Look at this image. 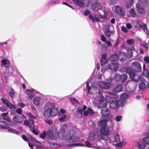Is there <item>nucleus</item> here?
Here are the masks:
<instances>
[{
    "instance_id": "nucleus-1",
    "label": "nucleus",
    "mask_w": 149,
    "mask_h": 149,
    "mask_svg": "<svg viewBox=\"0 0 149 149\" xmlns=\"http://www.w3.org/2000/svg\"><path fill=\"white\" fill-rule=\"evenodd\" d=\"M43 110V116L45 118L55 116L58 112V109L55 107L54 104L50 102H48L45 104Z\"/></svg>"
},
{
    "instance_id": "nucleus-2",
    "label": "nucleus",
    "mask_w": 149,
    "mask_h": 149,
    "mask_svg": "<svg viewBox=\"0 0 149 149\" xmlns=\"http://www.w3.org/2000/svg\"><path fill=\"white\" fill-rule=\"evenodd\" d=\"M109 99L110 102V108L116 110L118 109L120 106L122 107L124 106L126 103L125 100H117L116 98L115 97H109Z\"/></svg>"
},
{
    "instance_id": "nucleus-3",
    "label": "nucleus",
    "mask_w": 149,
    "mask_h": 149,
    "mask_svg": "<svg viewBox=\"0 0 149 149\" xmlns=\"http://www.w3.org/2000/svg\"><path fill=\"white\" fill-rule=\"evenodd\" d=\"M100 138L101 139L108 141L109 140V138L107 135L109 133V130L108 127L100 128Z\"/></svg>"
},
{
    "instance_id": "nucleus-4",
    "label": "nucleus",
    "mask_w": 149,
    "mask_h": 149,
    "mask_svg": "<svg viewBox=\"0 0 149 149\" xmlns=\"http://www.w3.org/2000/svg\"><path fill=\"white\" fill-rule=\"evenodd\" d=\"M140 76L138 77L137 79L132 80V81H128L126 83V86L128 87L130 89L129 91L130 92L133 91L136 88L137 84L136 82H138L140 80Z\"/></svg>"
},
{
    "instance_id": "nucleus-5",
    "label": "nucleus",
    "mask_w": 149,
    "mask_h": 149,
    "mask_svg": "<svg viewBox=\"0 0 149 149\" xmlns=\"http://www.w3.org/2000/svg\"><path fill=\"white\" fill-rule=\"evenodd\" d=\"M75 134L74 131L73 130H71L67 134L65 138L66 140L68 141L69 143H72L78 141L79 138L77 136H75L73 139V137Z\"/></svg>"
},
{
    "instance_id": "nucleus-6",
    "label": "nucleus",
    "mask_w": 149,
    "mask_h": 149,
    "mask_svg": "<svg viewBox=\"0 0 149 149\" xmlns=\"http://www.w3.org/2000/svg\"><path fill=\"white\" fill-rule=\"evenodd\" d=\"M113 78L116 82L123 83L127 81V77L126 74L120 75L117 73L114 75Z\"/></svg>"
},
{
    "instance_id": "nucleus-7",
    "label": "nucleus",
    "mask_w": 149,
    "mask_h": 149,
    "mask_svg": "<svg viewBox=\"0 0 149 149\" xmlns=\"http://www.w3.org/2000/svg\"><path fill=\"white\" fill-rule=\"evenodd\" d=\"M101 112L102 116L105 118L109 119L112 117V116L111 114L110 111L107 107L102 108Z\"/></svg>"
},
{
    "instance_id": "nucleus-8",
    "label": "nucleus",
    "mask_w": 149,
    "mask_h": 149,
    "mask_svg": "<svg viewBox=\"0 0 149 149\" xmlns=\"http://www.w3.org/2000/svg\"><path fill=\"white\" fill-rule=\"evenodd\" d=\"M115 11L121 18H124L125 13L124 9L121 6H117L115 7Z\"/></svg>"
},
{
    "instance_id": "nucleus-9",
    "label": "nucleus",
    "mask_w": 149,
    "mask_h": 149,
    "mask_svg": "<svg viewBox=\"0 0 149 149\" xmlns=\"http://www.w3.org/2000/svg\"><path fill=\"white\" fill-rule=\"evenodd\" d=\"M93 1L94 2L92 3L91 5V9L93 10L101 9L102 8V6L100 3L98 2L97 0H93Z\"/></svg>"
},
{
    "instance_id": "nucleus-10",
    "label": "nucleus",
    "mask_w": 149,
    "mask_h": 149,
    "mask_svg": "<svg viewBox=\"0 0 149 149\" xmlns=\"http://www.w3.org/2000/svg\"><path fill=\"white\" fill-rule=\"evenodd\" d=\"M132 67L136 72H140L141 71V65L138 62L135 61L132 64Z\"/></svg>"
},
{
    "instance_id": "nucleus-11",
    "label": "nucleus",
    "mask_w": 149,
    "mask_h": 149,
    "mask_svg": "<svg viewBox=\"0 0 149 149\" xmlns=\"http://www.w3.org/2000/svg\"><path fill=\"white\" fill-rule=\"evenodd\" d=\"M26 117L23 115L22 116L19 115H16L13 117L14 121L16 123H22L24 120V119H26Z\"/></svg>"
},
{
    "instance_id": "nucleus-12",
    "label": "nucleus",
    "mask_w": 149,
    "mask_h": 149,
    "mask_svg": "<svg viewBox=\"0 0 149 149\" xmlns=\"http://www.w3.org/2000/svg\"><path fill=\"white\" fill-rule=\"evenodd\" d=\"M100 87L102 88L109 89L112 86L111 82H100L99 84Z\"/></svg>"
},
{
    "instance_id": "nucleus-13",
    "label": "nucleus",
    "mask_w": 149,
    "mask_h": 149,
    "mask_svg": "<svg viewBox=\"0 0 149 149\" xmlns=\"http://www.w3.org/2000/svg\"><path fill=\"white\" fill-rule=\"evenodd\" d=\"M1 101L3 103L6 104L9 108L11 109H16V107L13 104H11L8 100L3 98H1Z\"/></svg>"
},
{
    "instance_id": "nucleus-14",
    "label": "nucleus",
    "mask_w": 149,
    "mask_h": 149,
    "mask_svg": "<svg viewBox=\"0 0 149 149\" xmlns=\"http://www.w3.org/2000/svg\"><path fill=\"white\" fill-rule=\"evenodd\" d=\"M23 124L25 126H28L31 128H33L35 127L34 121L33 120L31 119H29L28 120H25Z\"/></svg>"
},
{
    "instance_id": "nucleus-15",
    "label": "nucleus",
    "mask_w": 149,
    "mask_h": 149,
    "mask_svg": "<svg viewBox=\"0 0 149 149\" xmlns=\"http://www.w3.org/2000/svg\"><path fill=\"white\" fill-rule=\"evenodd\" d=\"M136 7L137 8V11L141 15H143L145 13V9L141 7V5L139 3H138L136 4Z\"/></svg>"
},
{
    "instance_id": "nucleus-16",
    "label": "nucleus",
    "mask_w": 149,
    "mask_h": 149,
    "mask_svg": "<svg viewBox=\"0 0 149 149\" xmlns=\"http://www.w3.org/2000/svg\"><path fill=\"white\" fill-rule=\"evenodd\" d=\"M123 88V86L121 84H118L113 88L112 91L113 93H116L122 91Z\"/></svg>"
},
{
    "instance_id": "nucleus-17",
    "label": "nucleus",
    "mask_w": 149,
    "mask_h": 149,
    "mask_svg": "<svg viewBox=\"0 0 149 149\" xmlns=\"http://www.w3.org/2000/svg\"><path fill=\"white\" fill-rule=\"evenodd\" d=\"M109 68L111 71L116 72L118 68V65L116 63H111L108 65Z\"/></svg>"
},
{
    "instance_id": "nucleus-18",
    "label": "nucleus",
    "mask_w": 149,
    "mask_h": 149,
    "mask_svg": "<svg viewBox=\"0 0 149 149\" xmlns=\"http://www.w3.org/2000/svg\"><path fill=\"white\" fill-rule=\"evenodd\" d=\"M120 141V139L119 134L118 133H115L114 134V142L117 143V145L119 146H121L122 145Z\"/></svg>"
},
{
    "instance_id": "nucleus-19",
    "label": "nucleus",
    "mask_w": 149,
    "mask_h": 149,
    "mask_svg": "<svg viewBox=\"0 0 149 149\" xmlns=\"http://www.w3.org/2000/svg\"><path fill=\"white\" fill-rule=\"evenodd\" d=\"M107 55L106 54H103L101 56L102 58L100 61V63L101 65L106 64L108 61L107 58Z\"/></svg>"
},
{
    "instance_id": "nucleus-20",
    "label": "nucleus",
    "mask_w": 149,
    "mask_h": 149,
    "mask_svg": "<svg viewBox=\"0 0 149 149\" xmlns=\"http://www.w3.org/2000/svg\"><path fill=\"white\" fill-rule=\"evenodd\" d=\"M107 120L106 119L101 120L99 122V125L100 127V128L107 127Z\"/></svg>"
},
{
    "instance_id": "nucleus-21",
    "label": "nucleus",
    "mask_w": 149,
    "mask_h": 149,
    "mask_svg": "<svg viewBox=\"0 0 149 149\" xmlns=\"http://www.w3.org/2000/svg\"><path fill=\"white\" fill-rule=\"evenodd\" d=\"M130 97V95L127 93H122L120 95V98L122 100H124L126 99H127Z\"/></svg>"
},
{
    "instance_id": "nucleus-22",
    "label": "nucleus",
    "mask_w": 149,
    "mask_h": 149,
    "mask_svg": "<svg viewBox=\"0 0 149 149\" xmlns=\"http://www.w3.org/2000/svg\"><path fill=\"white\" fill-rule=\"evenodd\" d=\"M130 16L133 17H135L136 16V13L134 8L131 9L129 11Z\"/></svg>"
},
{
    "instance_id": "nucleus-23",
    "label": "nucleus",
    "mask_w": 149,
    "mask_h": 149,
    "mask_svg": "<svg viewBox=\"0 0 149 149\" xmlns=\"http://www.w3.org/2000/svg\"><path fill=\"white\" fill-rule=\"evenodd\" d=\"M76 117L77 118H81L82 116V111L81 109L80 108H79L77 109L76 113Z\"/></svg>"
},
{
    "instance_id": "nucleus-24",
    "label": "nucleus",
    "mask_w": 149,
    "mask_h": 149,
    "mask_svg": "<svg viewBox=\"0 0 149 149\" xmlns=\"http://www.w3.org/2000/svg\"><path fill=\"white\" fill-rule=\"evenodd\" d=\"M40 100V97H36L34 98L33 102L35 106H38L39 105Z\"/></svg>"
},
{
    "instance_id": "nucleus-25",
    "label": "nucleus",
    "mask_w": 149,
    "mask_h": 149,
    "mask_svg": "<svg viewBox=\"0 0 149 149\" xmlns=\"http://www.w3.org/2000/svg\"><path fill=\"white\" fill-rule=\"evenodd\" d=\"M95 138V133L94 131H91L89 135L88 139L91 141H93Z\"/></svg>"
},
{
    "instance_id": "nucleus-26",
    "label": "nucleus",
    "mask_w": 149,
    "mask_h": 149,
    "mask_svg": "<svg viewBox=\"0 0 149 149\" xmlns=\"http://www.w3.org/2000/svg\"><path fill=\"white\" fill-rule=\"evenodd\" d=\"M1 63L5 65V67L7 68L10 65V61L6 60L3 59L1 61Z\"/></svg>"
},
{
    "instance_id": "nucleus-27",
    "label": "nucleus",
    "mask_w": 149,
    "mask_h": 149,
    "mask_svg": "<svg viewBox=\"0 0 149 149\" xmlns=\"http://www.w3.org/2000/svg\"><path fill=\"white\" fill-rule=\"evenodd\" d=\"M118 59L120 61H122L125 58V54L124 53L121 52L118 54Z\"/></svg>"
},
{
    "instance_id": "nucleus-28",
    "label": "nucleus",
    "mask_w": 149,
    "mask_h": 149,
    "mask_svg": "<svg viewBox=\"0 0 149 149\" xmlns=\"http://www.w3.org/2000/svg\"><path fill=\"white\" fill-rule=\"evenodd\" d=\"M110 60L112 61H114L117 60L118 59V54H114L110 57Z\"/></svg>"
},
{
    "instance_id": "nucleus-29",
    "label": "nucleus",
    "mask_w": 149,
    "mask_h": 149,
    "mask_svg": "<svg viewBox=\"0 0 149 149\" xmlns=\"http://www.w3.org/2000/svg\"><path fill=\"white\" fill-rule=\"evenodd\" d=\"M128 72H127V73L129 74L132 80H135L134 79V77L135 76V73L132 71L131 68L130 71Z\"/></svg>"
},
{
    "instance_id": "nucleus-30",
    "label": "nucleus",
    "mask_w": 149,
    "mask_h": 149,
    "mask_svg": "<svg viewBox=\"0 0 149 149\" xmlns=\"http://www.w3.org/2000/svg\"><path fill=\"white\" fill-rule=\"evenodd\" d=\"M138 147L140 149H144L146 148L145 143L143 142H139L138 143Z\"/></svg>"
},
{
    "instance_id": "nucleus-31",
    "label": "nucleus",
    "mask_w": 149,
    "mask_h": 149,
    "mask_svg": "<svg viewBox=\"0 0 149 149\" xmlns=\"http://www.w3.org/2000/svg\"><path fill=\"white\" fill-rule=\"evenodd\" d=\"M53 133L51 130H49L46 132V135L47 138L48 139H50L52 138L53 136Z\"/></svg>"
},
{
    "instance_id": "nucleus-32",
    "label": "nucleus",
    "mask_w": 149,
    "mask_h": 149,
    "mask_svg": "<svg viewBox=\"0 0 149 149\" xmlns=\"http://www.w3.org/2000/svg\"><path fill=\"white\" fill-rule=\"evenodd\" d=\"M131 70L130 68H126L125 67H123L120 69V71L122 72H126L127 73V72H129Z\"/></svg>"
},
{
    "instance_id": "nucleus-33",
    "label": "nucleus",
    "mask_w": 149,
    "mask_h": 149,
    "mask_svg": "<svg viewBox=\"0 0 149 149\" xmlns=\"http://www.w3.org/2000/svg\"><path fill=\"white\" fill-rule=\"evenodd\" d=\"M68 125H67L63 124L62 125L60 130V133H64Z\"/></svg>"
},
{
    "instance_id": "nucleus-34",
    "label": "nucleus",
    "mask_w": 149,
    "mask_h": 149,
    "mask_svg": "<svg viewBox=\"0 0 149 149\" xmlns=\"http://www.w3.org/2000/svg\"><path fill=\"white\" fill-rule=\"evenodd\" d=\"M139 88L141 90H144L146 87V85L144 83L141 82L139 85Z\"/></svg>"
},
{
    "instance_id": "nucleus-35",
    "label": "nucleus",
    "mask_w": 149,
    "mask_h": 149,
    "mask_svg": "<svg viewBox=\"0 0 149 149\" xmlns=\"http://www.w3.org/2000/svg\"><path fill=\"white\" fill-rule=\"evenodd\" d=\"M51 130V131L54 134H56L57 132L58 129L56 126L54 125H53L51 128L49 129Z\"/></svg>"
},
{
    "instance_id": "nucleus-36",
    "label": "nucleus",
    "mask_w": 149,
    "mask_h": 149,
    "mask_svg": "<svg viewBox=\"0 0 149 149\" xmlns=\"http://www.w3.org/2000/svg\"><path fill=\"white\" fill-rule=\"evenodd\" d=\"M75 3L79 5L81 7L84 6V4L80 0H72Z\"/></svg>"
},
{
    "instance_id": "nucleus-37",
    "label": "nucleus",
    "mask_w": 149,
    "mask_h": 149,
    "mask_svg": "<svg viewBox=\"0 0 149 149\" xmlns=\"http://www.w3.org/2000/svg\"><path fill=\"white\" fill-rule=\"evenodd\" d=\"M104 33L106 36L108 37H110L111 36V34H113V33L112 31H109V29H106Z\"/></svg>"
},
{
    "instance_id": "nucleus-38",
    "label": "nucleus",
    "mask_w": 149,
    "mask_h": 149,
    "mask_svg": "<svg viewBox=\"0 0 149 149\" xmlns=\"http://www.w3.org/2000/svg\"><path fill=\"white\" fill-rule=\"evenodd\" d=\"M60 117L59 118V120L61 122H64L66 120V116L65 115H64L62 116H60Z\"/></svg>"
},
{
    "instance_id": "nucleus-39",
    "label": "nucleus",
    "mask_w": 149,
    "mask_h": 149,
    "mask_svg": "<svg viewBox=\"0 0 149 149\" xmlns=\"http://www.w3.org/2000/svg\"><path fill=\"white\" fill-rule=\"evenodd\" d=\"M138 3H139L141 5L143 6H147L148 4L146 0H139Z\"/></svg>"
},
{
    "instance_id": "nucleus-40",
    "label": "nucleus",
    "mask_w": 149,
    "mask_h": 149,
    "mask_svg": "<svg viewBox=\"0 0 149 149\" xmlns=\"http://www.w3.org/2000/svg\"><path fill=\"white\" fill-rule=\"evenodd\" d=\"M9 132L16 134H19V132L15 130H14L12 129H9L8 130Z\"/></svg>"
},
{
    "instance_id": "nucleus-41",
    "label": "nucleus",
    "mask_w": 149,
    "mask_h": 149,
    "mask_svg": "<svg viewBox=\"0 0 149 149\" xmlns=\"http://www.w3.org/2000/svg\"><path fill=\"white\" fill-rule=\"evenodd\" d=\"M84 144L82 143H73L72 144H68V146L69 147L74 146H83Z\"/></svg>"
},
{
    "instance_id": "nucleus-42",
    "label": "nucleus",
    "mask_w": 149,
    "mask_h": 149,
    "mask_svg": "<svg viewBox=\"0 0 149 149\" xmlns=\"http://www.w3.org/2000/svg\"><path fill=\"white\" fill-rule=\"evenodd\" d=\"M86 89H87L88 90V94H90L92 93V92L90 91L91 90V88L90 86H89V83L88 82L86 83Z\"/></svg>"
},
{
    "instance_id": "nucleus-43",
    "label": "nucleus",
    "mask_w": 149,
    "mask_h": 149,
    "mask_svg": "<svg viewBox=\"0 0 149 149\" xmlns=\"http://www.w3.org/2000/svg\"><path fill=\"white\" fill-rule=\"evenodd\" d=\"M136 22V23L137 26H139L140 29H141L142 28V22L141 21H137Z\"/></svg>"
},
{
    "instance_id": "nucleus-44",
    "label": "nucleus",
    "mask_w": 149,
    "mask_h": 149,
    "mask_svg": "<svg viewBox=\"0 0 149 149\" xmlns=\"http://www.w3.org/2000/svg\"><path fill=\"white\" fill-rule=\"evenodd\" d=\"M66 112V110L63 109H61L59 112V116H62V115H65L64 113H65Z\"/></svg>"
},
{
    "instance_id": "nucleus-45",
    "label": "nucleus",
    "mask_w": 149,
    "mask_h": 149,
    "mask_svg": "<svg viewBox=\"0 0 149 149\" xmlns=\"http://www.w3.org/2000/svg\"><path fill=\"white\" fill-rule=\"evenodd\" d=\"M26 94L29 95L33 94L34 92V91L33 90H29L27 89L26 90Z\"/></svg>"
},
{
    "instance_id": "nucleus-46",
    "label": "nucleus",
    "mask_w": 149,
    "mask_h": 149,
    "mask_svg": "<svg viewBox=\"0 0 149 149\" xmlns=\"http://www.w3.org/2000/svg\"><path fill=\"white\" fill-rule=\"evenodd\" d=\"M15 93V91L12 88H11L10 92V95L11 98L13 97Z\"/></svg>"
},
{
    "instance_id": "nucleus-47",
    "label": "nucleus",
    "mask_w": 149,
    "mask_h": 149,
    "mask_svg": "<svg viewBox=\"0 0 149 149\" xmlns=\"http://www.w3.org/2000/svg\"><path fill=\"white\" fill-rule=\"evenodd\" d=\"M45 122L49 125H51L53 124V120H52L46 119L45 120Z\"/></svg>"
},
{
    "instance_id": "nucleus-48",
    "label": "nucleus",
    "mask_w": 149,
    "mask_h": 149,
    "mask_svg": "<svg viewBox=\"0 0 149 149\" xmlns=\"http://www.w3.org/2000/svg\"><path fill=\"white\" fill-rule=\"evenodd\" d=\"M46 135V132L45 131H43V133L40 135V137L42 139L45 138Z\"/></svg>"
},
{
    "instance_id": "nucleus-49",
    "label": "nucleus",
    "mask_w": 149,
    "mask_h": 149,
    "mask_svg": "<svg viewBox=\"0 0 149 149\" xmlns=\"http://www.w3.org/2000/svg\"><path fill=\"white\" fill-rule=\"evenodd\" d=\"M33 128H31L30 130L32 131V132L34 134L36 135H38L39 133V132L38 131H37L36 130H35Z\"/></svg>"
},
{
    "instance_id": "nucleus-50",
    "label": "nucleus",
    "mask_w": 149,
    "mask_h": 149,
    "mask_svg": "<svg viewBox=\"0 0 149 149\" xmlns=\"http://www.w3.org/2000/svg\"><path fill=\"white\" fill-rule=\"evenodd\" d=\"M143 141L147 144H149V137H146L143 138Z\"/></svg>"
},
{
    "instance_id": "nucleus-51",
    "label": "nucleus",
    "mask_w": 149,
    "mask_h": 149,
    "mask_svg": "<svg viewBox=\"0 0 149 149\" xmlns=\"http://www.w3.org/2000/svg\"><path fill=\"white\" fill-rule=\"evenodd\" d=\"M134 41L132 39L128 40L127 41V43L129 45H130L131 44H134Z\"/></svg>"
},
{
    "instance_id": "nucleus-52",
    "label": "nucleus",
    "mask_w": 149,
    "mask_h": 149,
    "mask_svg": "<svg viewBox=\"0 0 149 149\" xmlns=\"http://www.w3.org/2000/svg\"><path fill=\"white\" fill-rule=\"evenodd\" d=\"M122 116L120 115L117 116L116 118V120L117 121L119 122L122 120Z\"/></svg>"
},
{
    "instance_id": "nucleus-53",
    "label": "nucleus",
    "mask_w": 149,
    "mask_h": 149,
    "mask_svg": "<svg viewBox=\"0 0 149 149\" xmlns=\"http://www.w3.org/2000/svg\"><path fill=\"white\" fill-rule=\"evenodd\" d=\"M88 112L89 114L91 115H93L94 114V111L90 108L88 109Z\"/></svg>"
},
{
    "instance_id": "nucleus-54",
    "label": "nucleus",
    "mask_w": 149,
    "mask_h": 149,
    "mask_svg": "<svg viewBox=\"0 0 149 149\" xmlns=\"http://www.w3.org/2000/svg\"><path fill=\"white\" fill-rule=\"evenodd\" d=\"M88 17L89 18L92 20L93 22H95V19L94 18V17L93 15H92L91 14H89Z\"/></svg>"
},
{
    "instance_id": "nucleus-55",
    "label": "nucleus",
    "mask_w": 149,
    "mask_h": 149,
    "mask_svg": "<svg viewBox=\"0 0 149 149\" xmlns=\"http://www.w3.org/2000/svg\"><path fill=\"white\" fill-rule=\"evenodd\" d=\"M85 145L87 147H92V145L88 141H86L85 142Z\"/></svg>"
},
{
    "instance_id": "nucleus-56",
    "label": "nucleus",
    "mask_w": 149,
    "mask_h": 149,
    "mask_svg": "<svg viewBox=\"0 0 149 149\" xmlns=\"http://www.w3.org/2000/svg\"><path fill=\"white\" fill-rule=\"evenodd\" d=\"M16 112L18 114H21L22 113V109L20 108L17 109L16 110Z\"/></svg>"
},
{
    "instance_id": "nucleus-57",
    "label": "nucleus",
    "mask_w": 149,
    "mask_h": 149,
    "mask_svg": "<svg viewBox=\"0 0 149 149\" xmlns=\"http://www.w3.org/2000/svg\"><path fill=\"white\" fill-rule=\"evenodd\" d=\"M121 30L123 32L125 33H127V29L125 26H123L121 27Z\"/></svg>"
},
{
    "instance_id": "nucleus-58",
    "label": "nucleus",
    "mask_w": 149,
    "mask_h": 149,
    "mask_svg": "<svg viewBox=\"0 0 149 149\" xmlns=\"http://www.w3.org/2000/svg\"><path fill=\"white\" fill-rule=\"evenodd\" d=\"M71 101L72 103H77L78 101L74 97L72 98L71 99Z\"/></svg>"
},
{
    "instance_id": "nucleus-59",
    "label": "nucleus",
    "mask_w": 149,
    "mask_h": 149,
    "mask_svg": "<svg viewBox=\"0 0 149 149\" xmlns=\"http://www.w3.org/2000/svg\"><path fill=\"white\" fill-rule=\"evenodd\" d=\"M90 13V12L88 10H86L84 13V15L85 16H87L88 15H89Z\"/></svg>"
},
{
    "instance_id": "nucleus-60",
    "label": "nucleus",
    "mask_w": 149,
    "mask_h": 149,
    "mask_svg": "<svg viewBox=\"0 0 149 149\" xmlns=\"http://www.w3.org/2000/svg\"><path fill=\"white\" fill-rule=\"evenodd\" d=\"M126 26L127 28L128 29H130L132 27L131 24L129 23H127L126 24Z\"/></svg>"
},
{
    "instance_id": "nucleus-61",
    "label": "nucleus",
    "mask_w": 149,
    "mask_h": 149,
    "mask_svg": "<svg viewBox=\"0 0 149 149\" xmlns=\"http://www.w3.org/2000/svg\"><path fill=\"white\" fill-rule=\"evenodd\" d=\"M27 115L30 118H36V117L35 116H33L32 113L30 112H28L27 113Z\"/></svg>"
},
{
    "instance_id": "nucleus-62",
    "label": "nucleus",
    "mask_w": 149,
    "mask_h": 149,
    "mask_svg": "<svg viewBox=\"0 0 149 149\" xmlns=\"http://www.w3.org/2000/svg\"><path fill=\"white\" fill-rule=\"evenodd\" d=\"M22 138L25 141H29V139H27L26 136L25 135H22Z\"/></svg>"
},
{
    "instance_id": "nucleus-63",
    "label": "nucleus",
    "mask_w": 149,
    "mask_h": 149,
    "mask_svg": "<svg viewBox=\"0 0 149 149\" xmlns=\"http://www.w3.org/2000/svg\"><path fill=\"white\" fill-rule=\"evenodd\" d=\"M145 62L147 63H149V57L148 56L145 57L144 59Z\"/></svg>"
},
{
    "instance_id": "nucleus-64",
    "label": "nucleus",
    "mask_w": 149,
    "mask_h": 149,
    "mask_svg": "<svg viewBox=\"0 0 149 149\" xmlns=\"http://www.w3.org/2000/svg\"><path fill=\"white\" fill-rule=\"evenodd\" d=\"M101 39L103 42H105L106 41L105 37L103 35H101Z\"/></svg>"
}]
</instances>
